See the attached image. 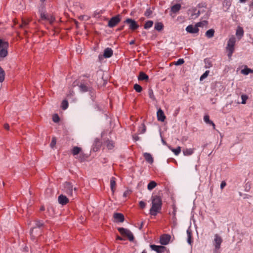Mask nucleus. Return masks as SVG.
I'll return each mask as SVG.
<instances>
[{"label":"nucleus","mask_w":253,"mask_h":253,"mask_svg":"<svg viewBox=\"0 0 253 253\" xmlns=\"http://www.w3.org/2000/svg\"><path fill=\"white\" fill-rule=\"evenodd\" d=\"M152 207L150 210V213L152 215H156L160 212L162 208V200L158 196H152Z\"/></svg>","instance_id":"1"},{"label":"nucleus","mask_w":253,"mask_h":253,"mask_svg":"<svg viewBox=\"0 0 253 253\" xmlns=\"http://www.w3.org/2000/svg\"><path fill=\"white\" fill-rule=\"evenodd\" d=\"M236 43V38L234 36L230 37L228 41L226 50L228 52V56L231 58L234 51V46Z\"/></svg>","instance_id":"2"},{"label":"nucleus","mask_w":253,"mask_h":253,"mask_svg":"<svg viewBox=\"0 0 253 253\" xmlns=\"http://www.w3.org/2000/svg\"><path fill=\"white\" fill-rule=\"evenodd\" d=\"M62 189L69 196H72L73 194V191H74L75 192L76 191V188H73L72 184L68 182H66L64 183Z\"/></svg>","instance_id":"3"},{"label":"nucleus","mask_w":253,"mask_h":253,"mask_svg":"<svg viewBox=\"0 0 253 253\" xmlns=\"http://www.w3.org/2000/svg\"><path fill=\"white\" fill-rule=\"evenodd\" d=\"M118 230L122 235L126 236L130 241H133V235L130 230L123 227H119Z\"/></svg>","instance_id":"4"},{"label":"nucleus","mask_w":253,"mask_h":253,"mask_svg":"<svg viewBox=\"0 0 253 253\" xmlns=\"http://www.w3.org/2000/svg\"><path fill=\"white\" fill-rule=\"evenodd\" d=\"M222 242L221 237L218 234H216L214 235L213 245L214 246L215 251H217L220 248L221 244Z\"/></svg>","instance_id":"5"},{"label":"nucleus","mask_w":253,"mask_h":253,"mask_svg":"<svg viewBox=\"0 0 253 253\" xmlns=\"http://www.w3.org/2000/svg\"><path fill=\"white\" fill-rule=\"evenodd\" d=\"M121 21L120 15L113 17L108 22V26L110 28H113L118 24Z\"/></svg>","instance_id":"6"},{"label":"nucleus","mask_w":253,"mask_h":253,"mask_svg":"<svg viewBox=\"0 0 253 253\" xmlns=\"http://www.w3.org/2000/svg\"><path fill=\"white\" fill-rule=\"evenodd\" d=\"M125 23L129 25V28L132 30H134L139 27V25L136 21L131 18L126 19Z\"/></svg>","instance_id":"7"},{"label":"nucleus","mask_w":253,"mask_h":253,"mask_svg":"<svg viewBox=\"0 0 253 253\" xmlns=\"http://www.w3.org/2000/svg\"><path fill=\"white\" fill-rule=\"evenodd\" d=\"M185 30L187 33L190 34H196L199 32V29L196 25L194 26L192 25H188L186 28Z\"/></svg>","instance_id":"8"},{"label":"nucleus","mask_w":253,"mask_h":253,"mask_svg":"<svg viewBox=\"0 0 253 253\" xmlns=\"http://www.w3.org/2000/svg\"><path fill=\"white\" fill-rule=\"evenodd\" d=\"M171 237L170 235L165 234L160 238V243L163 245H166L169 244Z\"/></svg>","instance_id":"9"},{"label":"nucleus","mask_w":253,"mask_h":253,"mask_svg":"<svg viewBox=\"0 0 253 253\" xmlns=\"http://www.w3.org/2000/svg\"><path fill=\"white\" fill-rule=\"evenodd\" d=\"M150 247L152 250L155 251L158 253H161L164 252L165 250V247L162 246L151 245Z\"/></svg>","instance_id":"10"},{"label":"nucleus","mask_w":253,"mask_h":253,"mask_svg":"<svg viewBox=\"0 0 253 253\" xmlns=\"http://www.w3.org/2000/svg\"><path fill=\"white\" fill-rule=\"evenodd\" d=\"M58 201L60 204L65 205L69 202L68 198L62 194L60 195L58 198Z\"/></svg>","instance_id":"11"},{"label":"nucleus","mask_w":253,"mask_h":253,"mask_svg":"<svg viewBox=\"0 0 253 253\" xmlns=\"http://www.w3.org/2000/svg\"><path fill=\"white\" fill-rule=\"evenodd\" d=\"M157 116L158 121H161L162 122H163L165 121V119H166V116L164 114L163 111L162 109H159L158 110V111L157 112Z\"/></svg>","instance_id":"12"},{"label":"nucleus","mask_w":253,"mask_h":253,"mask_svg":"<svg viewBox=\"0 0 253 253\" xmlns=\"http://www.w3.org/2000/svg\"><path fill=\"white\" fill-rule=\"evenodd\" d=\"M113 217L117 222H123L124 221V216L121 213H115Z\"/></svg>","instance_id":"13"},{"label":"nucleus","mask_w":253,"mask_h":253,"mask_svg":"<svg viewBox=\"0 0 253 253\" xmlns=\"http://www.w3.org/2000/svg\"><path fill=\"white\" fill-rule=\"evenodd\" d=\"M113 55V50L110 48H106L104 50L103 56L105 58H109Z\"/></svg>","instance_id":"14"},{"label":"nucleus","mask_w":253,"mask_h":253,"mask_svg":"<svg viewBox=\"0 0 253 253\" xmlns=\"http://www.w3.org/2000/svg\"><path fill=\"white\" fill-rule=\"evenodd\" d=\"M43 225V223L42 222H41L40 221H38L36 223V227L32 228L30 232V234L31 235L32 238L35 237V236L34 235L35 230H37V228H40V227L42 226Z\"/></svg>","instance_id":"15"},{"label":"nucleus","mask_w":253,"mask_h":253,"mask_svg":"<svg viewBox=\"0 0 253 253\" xmlns=\"http://www.w3.org/2000/svg\"><path fill=\"white\" fill-rule=\"evenodd\" d=\"M181 8L180 4L177 3L171 7L170 10L173 13H176Z\"/></svg>","instance_id":"16"},{"label":"nucleus","mask_w":253,"mask_h":253,"mask_svg":"<svg viewBox=\"0 0 253 253\" xmlns=\"http://www.w3.org/2000/svg\"><path fill=\"white\" fill-rule=\"evenodd\" d=\"M189 11H191L192 12L191 14L192 19H195L197 18L200 14V11L197 10L195 8H192L191 10H189Z\"/></svg>","instance_id":"17"},{"label":"nucleus","mask_w":253,"mask_h":253,"mask_svg":"<svg viewBox=\"0 0 253 253\" xmlns=\"http://www.w3.org/2000/svg\"><path fill=\"white\" fill-rule=\"evenodd\" d=\"M143 155L145 158V159L148 163H149L151 164L153 163V161H154L153 158L152 157V155L150 153H144Z\"/></svg>","instance_id":"18"},{"label":"nucleus","mask_w":253,"mask_h":253,"mask_svg":"<svg viewBox=\"0 0 253 253\" xmlns=\"http://www.w3.org/2000/svg\"><path fill=\"white\" fill-rule=\"evenodd\" d=\"M29 21V19H23L22 24L19 25L20 27L23 29L25 32H26L25 29L27 27Z\"/></svg>","instance_id":"19"},{"label":"nucleus","mask_w":253,"mask_h":253,"mask_svg":"<svg viewBox=\"0 0 253 253\" xmlns=\"http://www.w3.org/2000/svg\"><path fill=\"white\" fill-rule=\"evenodd\" d=\"M194 149L186 148L183 150V153L184 156H190L194 153Z\"/></svg>","instance_id":"20"},{"label":"nucleus","mask_w":253,"mask_h":253,"mask_svg":"<svg viewBox=\"0 0 253 253\" xmlns=\"http://www.w3.org/2000/svg\"><path fill=\"white\" fill-rule=\"evenodd\" d=\"M148 76L143 72H140L138 77V79L140 81H147Z\"/></svg>","instance_id":"21"},{"label":"nucleus","mask_w":253,"mask_h":253,"mask_svg":"<svg viewBox=\"0 0 253 253\" xmlns=\"http://www.w3.org/2000/svg\"><path fill=\"white\" fill-rule=\"evenodd\" d=\"M204 121L205 122L208 124L211 125L212 126L213 128H215V125L213 123L212 121H211L209 119V116L208 115H205L204 117Z\"/></svg>","instance_id":"22"},{"label":"nucleus","mask_w":253,"mask_h":253,"mask_svg":"<svg viewBox=\"0 0 253 253\" xmlns=\"http://www.w3.org/2000/svg\"><path fill=\"white\" fill-rule=\"evenodd\" d=\"M154 28L157 31H161L164 28V25L161 22H157L155 24Z\"/></svg>","instance_id":"23"},{"label":"nucleus","mask_w":253,"mask_h":253,"mask_svg":"<svg viewBox=\"0 0 253 253\" xmlns=\"http://www.w3.org/2000/svg\"><path fill=\"white\" fill-rule=\"evenodd\" d=\"M115 185H116L115 178L114 177H112L110 180V187H111V191H112L113 193L114 192Z\"/></svg>","instance_id":"24"},{"label":"nucleus","mask_w":253,"mask_h":253,"mask_svg":"<svg viewBox=\"0 0 253 253\" xmlns=\"http://www.w3.org/2000/svg\"><path fill=\"white\" fill-rule=\"evenodd\" d=\"M7 48L0 49V57H5L7 55Z\"/></svg>","instance_id":"25"},{"label":"nucleus","mask_w":253,"mask_h":253,"mask_svg":"<svg viewBox=\"0 0 253 253\" xmlns=\"http://www.w3.org/2000/svg\"><path fill=\"white\" fill-rule=\"evenodd\" d=\"M157 186V183L154 181H151L147 186V188L149 190L151 191L153 189Z\"/></svg>","instance_id":"26"},{"label":"nucleus","mask_w":253,"mask_h":253,"mask_svg":"<svg viewBox=\"0 0 253 253\" xmlns=\"http://www.w3.org/2000/svg\"><path fill=\"white\" fill-rule=\"evenodd\" d=\"M214 30L212 29H211L209 30H208L206 32V36L208 38H211L212 37H213L214 36Z\"/></svg>","instance_id":"27"},{"label":"nucleus","mask_w":253,"mask_h":253,"mask_svg":"<svg viewBox=\"0 0 253 253\" xmlns=\"http://www.w3.org/2000/svg\"><path fill=\"white\" fill-rule=\"evenodd\" d=\"M241 72L243 75H248L251 73H253V70L248 68H245L244 69H242Z\"/></svg>","instance_id":"28"},{"label":"nucleus","mask_w":253,"mask_h":253,"mask_svg":"<svg viewBox=\"0 0 253 253\" xmlns=\"http://www.w3.org/2000/svg\"><path fill=\"white\" fill-rule=\"evenodd\" d=\"M8 43L7 42L2 41L0 39V49L4 48H8Z\"/></svg>","instance_id":"29"},{"label":"nucleus","mask_w":253,"mask_h":253,"mask_svg":"<svg viewBox=\"0 0 253 253\" xmlns=\"http://www.w3.org/2000/svg\"><path fill=\"white\" fill-rule=\"evenodd\" d=\"M243 34L244 31L243 29L241 27H238L236 32V36L241 38L243 36Z\"/></svg>","instance_id":"30"},{"label":"nucleus","mask_w":253,"mask_h":253,"mask_svg":"<svg viewBox=\"0 0 253 253\" xmlns=\"http://www.w3.org/2000/svg\"><path fill=\"white\" fill-rule=\"evenodd\" d=\"M208 21L206 20H204L201 22H199L196 23L197 26L198 27H203L204 26H206L208 24Z\"/></svg>","instance_id":"31"},{"label":"nucleus","mask_w":253,"mask_h":253,"mask_svg":"<svg viewBox=\"0 0 253 253\" xmlns=\"http://www.w3.org/2000/svg\"><path fill=\"white\" fill-rule=\"evenodd\" d=\"M153 22L152 21H151V20L148 21L145 23V24L144 26V28L145 29H148L151 28L153 26Z\"/></svg>","instance_id":"32"},{"label":"nucleus","mask_w":253,"mask_h":253,"mask_svg":"<svg viewBox=\"0 0 253 253\" xmlns=\"http://www.w3.org/2000/svg\"><path fill=\"white\" fill-rule=\"evenodd\" d=\"M146 127L144 124H141L139 127L138 132L140 134L144 133L146 131Z\"/></svg>","instance_id":"33"},{"label":"nucleus","mask_w":253,"mask_h":253,"mask_svg":"<svg viewBox=\"0 0 253 253\" xmlns=\"http://www.w3.org/2000/svg\"><path fill=\"white\" fill-rule=\"evenodd\" d=\"M4 71L0 67V83L2 82L4 80Z\"/></svg>","instance_id":"34"},{"label":"nucleus","mask_w":253,"mask_h":253,"mask_svg":"<svg viewBox=\"0 0 253 253\" xmlns=\"http://www.w3.org/2000/svg\"><path fill=\"white\" fill-rule=\"evenodd\" d=\"M80 90L81 92H86L88 91V87L84 84H81L79 86Z\"/></svg>","instance_id":"35"},{"label":"nucleus","mask_w":253,"mask_h":253,"mask_svg":"<svg viewBox=\"0 0 253 253\" xmlns=\"http://www.w3.org/2000/svg\"><path fill=\"white\" fill-rule=\"evenodd\" d=\"M41 17L43 20H49L48 15L45 12H42L41 14ZM53 20L52 18H51L50 21L51 22Z\"/></svg>","instance_id":"36"},{"label":"nucleus","mask_w":253,"mask_h":253,"mask_svg":"<svg viewBox=\"0 0 253 253\" xmlns=\"http://www.w3.org/2000/svg\"><path fill=\"white\" fill-rule=\"evenodd\" d=\"M171 150L172 152H173L174 153V154L175 155H178L181 152V148H180V147L178 146L175 149H174V148L171 149Z\"/></svg>","instance_id":"37"},{"label":"nucleus","mask_w":253,"mask_h":253,"mask_svg":"<svg viewBox=\"0 0 253 253\" xmlns=\"http://www.w3.org/2000/svg\"><path fill=\"white\" fill-rule=\"evenodd\" d=\"M106 143V146L109 149H112L114 147V143L113 141L107 140Z\"/></svg>","instance_id":"38"},{"label":"nucleus","mask_w":253,"mask_h":253,"mask_svg":"<svg viewBox=\"0 0 253 253\" xmlns=\"http://www.w3.org/2000/svg\"><path fill=\"white\" fill-rule=\"evenodd\" d=\"M81 149L78 147H75L73 149L72 152L74 155H76L80 153Z\"/></svg>","instance_id":"39"},{"label":"nucleus","mask_w":253,"mask_h":253,"mask_svg":"<svg viewBox=\"0 0 253 253\" xmlns=\"http://www.w3.org/2000/svg\"><path fill=\"white\" fill-rule=\"evenodd\" d=\"M148 94L149 97L152 100H154L155 99V97L153 93V91L152 89L150 88L148 90Z\"/></svg>","instance_id":"40"},{"label":"nucleus","mask_w":253,"mask_h":253,"mask_svg":"<svg viewBox=\"0 0 253 253\" xmlns=\"http://www.w3.org/2000/svg\"><path fill=\"white\" fill-rule=\"evenodd\" d=\"M248 98V96L246 94H242L241 95L242 102L241 103L245 104L246 103V101Z\"/></svg>","instance_id":"41"},{"label":"nucleus","mask_w":253,"mask_h":253,"mask_svg":"<svg viewBox=\"0 0 253 253\" xmlns=\"http://www.w3.org/2000/svg\"><path fill=\"white\" fill-rule=\"evenodd\" d=\"M134 89L138 92H140L142 90V87L138 84H134Z\"/></svg>","instance_id":"42"},{"label":"nucleus","mask_w":253,"mask_h":253,"mask_svg":"<svg viewBox=\"0 0 253 253\" xmlns=\"http://www.w3.org/2000/svg\"><path fill=\"white\" fill-rule=\"evenodd\" d=\"M68 107V103L66 100H63L62 102V108L63 110H66Z\"/></svg>","instance_id":"43"},{"label":"nucleus","mask_w":253,"mask_h":253,"mask_svg":"<svg viewBox=\"0 0 253 253\" xmlns=\"http://www.w3.org/2000/svg\"><path fill=\"white\" fill-rule=\"evenodd\" d=\"M79 18L82 21H87L89 19V17L87 15H81L79 16Z\"/></svg>","instance_id":"44"},{"label":"nucleus","mask_w":253,"mask_h":253,"mask_svg":"<svg viewBox=\"0 0 253 253\" xmlns=\"http://www.w3.org/2000/svg\"><path fill=\"white\" fill-rule=\"evenodd\" d=\"M209 71H206L200 77V80L202 81L203 79L207 77L209 74Z\"/></svg>","instance_id":"45"},{"label":"nucleus","mask_w":253,"mask_h":253,"mask_svg":"<svg viewBox=\"0 0 253 253\" xmlns=\"http://www.w3.org/2000/svg\"><path fill=\"white\" fill-rule=\"evenodd\" d=\"M184 61L183 59L180 58L177 60V61L175 63V65H180L182 64L183 63H184Z\"/></svg>","instance_id":"46"},{"label":"nucleus","mask_w":253,"mask_h":253,"mask_svg":"<svg viewBox=\"0 0 253 253\" xmlns=\"http://www.w3.org/2000/svg\"><path fill=\"white\" fill-rule=\"evenodd\" d=\"M52 119L53 122L57 123L59 121V117L57 114H55L53 115Z\"/></svg>","instance_id":"47"},{"label":"nucleus","mask_w":253,"mask_h":253,"mask_svg":"<svg viewBox=\"0 0 253 253\" xmlns=\"http://www.w3.org/2000/svg\"><path fill=\"white\" fill-rule=\"evenodd\" d=\"M152 14V11L150 9H147V10L145 12V15L149 17Z\"/></svg>","instance_id":"48"},{"label":"nucleus","mask_w":253,"mask_h":253,"mask_svg":"<svg viewBox=\"0 0 253 253\" xmlns=\"http://www.w3.org/2000/svg\"><path fill=\"white\" fill-rule=\"evenodd\" d=\"M56 145V139L55 138H53L52 141L50 143V147L51 148H53Z\"/></svg>","instance_id":"49"},{"label":"nucleus","mask_w":253,"mask_h":253,"mask_svg":"<svg viewBox=\"0 0 253 253\" xmlns=\"http://www.w3.org/2000/svg\"><path fill=\"white\" fill-rule=\"evenodd\" d=\"M139 206L140 207V208H141L142 209L144 208L146 206L145 203L142 201H141L139 202Z\"/></svg>","instance_id":"50"},{"label":"nucleus","mask_w":253,"mask_h":253,"mask_svg":"<svg viewBox=\"0 0 253 253\" xmlns=\"http://www.w3.org/2000/svg\"><path fill=\"white\" fill-rule=\"evenodd\" d=\"M187 241L189 245H191L192 242V239H191V236L187 237Z\"/></svg>","instance_id":"51"},{"label":"nucleus","mask_w":253,"mask_h":253,"mask_svg":"<svg viewBox=\"0 0 253 253\" xmlns=\"http://www.w3.org/2000/svg\"><path fill=\"white\" fill-rule=\"evenodd\" d=\"M226 185V183L224 181H222L220 184L221 189H223Z\"/></svg>","instance_id":"52"},{"label":"nucleus","mask_w":253,"mask_h":253,"mask_svg":"<svg viewBox=\"0 0 253 253\" xmlns=\"http://www.w3.org/2000/svg\"><path fill=\"white\" fill-rule=\"evenodd\" d=\"M129 191H126L124 194H123V196L124 197H126L127 196V195L129 194Z\"/></svg>","instance_id":"53"},{"label":"nucleus","mask_w":253,"mask_h":253,"mask_svg":"<svg viewBox=\"0 0 253 253\" xmlns=\"http://www.w3.org/2000/svg\"><path fill=\"white\" fill-rule=\"evenodd\" d=\"M187 237L191 236V232L190 230L188 229L186 231Z\"/></svg>","instance_id":"54"},{"label":"nucleus","mask_w":253,"mask_h":253,"mask_svg":"<svg viewBox=\"0 0 253 253\" xmlns=\"http://www.w3.org/2000/svg\"><path fill=\"white\" fill-rule=\"evenodd\" d=\"M133 138L136 140H139V137L138 136L137 134H135L134 136H133Z\"/></svg>","instance_id":"55"},{"label":"nucleus","mask_w":253,"mask_h":253,"mask_svg":"<svg viewBox=\"0 0 253 253\" xmlns=\"http://www.w3.org/2000/svg\"><path fill=\"white\" fill-rule=\"evenodd\" d=\"M205 66H206V68H210V67H211V64L210 62L208 63H207L206 62Z\"/></svg>","instance_id":"56"},{"label":"nucleus","mask_w":253,"mask_h":253,"mask_svg":"<svg viewBox=\"0 0 253 253\" xmlns=\"http://www.w3.org/2000/svg\"><path fill=\"white\" fill-rule=\"evenodd\" d=\"M4 128L7 129V130H8L9 128V126L8 125V124H5L4 125Z\"/></svg>","instance_id":"57"},{"label":"nucleus","mask_w":253,"mask_h":253,"mask_svg":"<svg viewBox=\"0 0 253 253\" xmlns=\"http://www.w3.org/2000/svg\"><path fill=\"white\" fill-rule=\"evenodd\" d=\"M247 0H239L240 2L241 3H244Z\"/></svg>","instance_id":"58"},{"label":"nucleus","mask_w":253,"mask_h":253,"mask_svg":"<svg viewBox=\"0 0 253 253\" xmlns=\"http://www.w3.org/2000/svg\"><path fill=\"white\" fill-rule=\"evenodd\" d=\"M143 222H141V225H140V227L139 228V229L140 230H141V229H142V226H143Z\"/></svg>","instance_id":"59"},{"label":"nucleus","mask_w":253,"mask_h":253,"mask_svg":"<svg viewBox=\"0 0 253 253\" xmlns=\"http://www.w3.org/2000/svg\"><path fill=\"white\" fill-rule=\"evenodd\" d=\"M117 239L119 240H123V238L122 237H119V236H118L117 237Z\"/></svg>","instance_id":"60"},{"label":"nucleus","mask_w":253,"mask_h":253,"mask_svg":"<svg viewBox=\"0 0 253 253\" xmlns=\"http://www.w3.org/2000/svg\"><path fill=\"white\" fill-rule=\"evenodd\" d=\"M162 143H163V144L164 145H166V142L164 140V139L163 138H162Z\"/></svg>","instance_id":"61"},{"label":"nucleus","mask_w":253,"mask_h":253,"mask_svg":"<svg viewBox=\"0 0 253 253\" xmlns=\"http://www.w3.org/2000/svg\"><path fill=\"white\" fill-rule=\"evenodd\" d=\"M130 44H133L134 43V41L132 40L130 42Z\"/></svg>","instance_id":"62"},{"label":"nucleus","mask_w":253,"mask_h":253,"mask_svg":"<svg viewBox=\"0 0 253 253\" xmlns=\"http://www.w3.org/2000/svg\"><path fill=\"white\" fill-rule=\"evenodd\" d=\"M41 211H43L44 210V208L43 207H42L40 209Z\"/></svg>","instance_id":"63"},{"label":"nucleus","mask_w":253,"mask_h":253,"mask_svg":"<svg viewBox=\"0 0 253 253\" xmlns=\"http://www.w3.org/2000/svg\"><path fill=\"white\" fill-rule=\"evenodd\" d=\"M253 0V1L251 2L250 6L252 7H253V0Z\"/></svg>","instance_id":"64"}]
</instances>
